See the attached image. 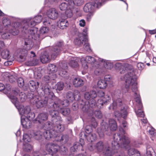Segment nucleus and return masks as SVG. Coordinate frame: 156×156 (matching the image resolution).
Returning <instances> with one entry per match:
<instances>
[{
    "mask_svg": "<svg viewBox=\"0 0 156 156\" xmlns=\"http://www.w3.org/2000/svg\"><path fill=\"white\" fill-rule=\"evenodd\" d=\"M73 4H72V6L73 7V5H75L77 6H80L82 5L83 3V0H74L72 1Z\"/></svg>",
    "mask_w": 156,
    "mask_h": 156,
    "instance_id": "obj_48",
    "label": "nucleus"
},
{
    "mask_svg": "<svg viewBox=\"0 0 156 156\" xmlns=\"http://www.w3.org/2000/svg\"><path fill=\"white\" fill-rule=\"evenodd\" d=\"M39 83L37 82L32 80L30 81L28 84L29 87H33V88H38L39 87Z\"/></svg>",
    "mask_w": 156,
    "mask_h": 156,
    "instance_id": "obj_43",
    "label": "nucleus"
},
{
    "mask_svg": "<svg viewBox=\"0 0 156 156\" xmlns=\"http://www.w3.org/2000/svg\"><path fill=\"white\" fill-rule=\"evenodd\" d=\"M102 152L105 156H111L114 152L109 147L106 146Z\"/></svg>",
    "mask_w": 156,
    "mask_h": 156,
    "instance_id": "obj_35",
    "label": "nucleus"
},
{
    "mask_svg": "<svg viewBox=\"0 0 156 156\" xmlns=\"http://www.w3.org/2000/svg\"><path fill=\"white\" fill-rule=\"evenodd\" d=\"M1 55L3 59H7L9 60L10 58L11 57L10 56L9 51L7 49H4L1 52Z\"/></svg>",
    "mask_w": 156,
    "mask_h": 156,
    "instance_id": "obj_37",
    "label": "nucleus"
},
{
    "mask_svg": "<svg viewBox=\"0 0 156 156\" xmlns=\"http://www.w3.org/2000/svg\"><path fill=\"white\" fill-rule=\"evenodd\" d=\"M94 115L98 119H101L102 117V115L101 111L99 110H96L94 112Z\"/></svg>",
    "mask_w": 156,
    "mask_h": 156,
    "instance_id": "obj_52",
    "label": "nucleus"
},
{
    "mask_svg": "<svg viewBox=\"0 0 156 156\" xmlns=\"http://www.w3.org/2000/svg\"><path fill=\"white\" fill-rule=\"evenodd\" d=\"M48 119V115L46 113H41L38 115L37 117L33 122L35 123L41 124L46 121Z\"/></svg>",
    "mask_w": 156,
    "mask_h": 156,
    "instance_id": "obj_16",
    "label": "nucleus"
},
{
    "mask_svg": "<svg viewBox=\"0 0 156 156\" xmlns=\"http://www.w3.org/2000/svg\"><path fill=\"white\" fill-rule=\"evenodd\" d=\"M84 81L79 78H75L73 81V83L75 87H81L84 84Z\"/></svg>",
    "mask_w": 156,
    "mask_h": 156,
    "instance_id": "obj_32",
    "label": "nucleus"
},
{
    "mask_svg": "<svg viewBox=\"0 0 156 156\" xmlns=\"http://www.w3.org/2000/svg\"><path fill=\"white\" fill-rule=\"evenodd\" d=\"M58 137L60 138L58 140L60 142L63 141L64 143L67 142L69 139V136L67 135H61L58 136Z\"/></svg>",
    "mask_w": 156,
    "mask_h": 156,
    "instance_id": "obj_40",
    "label": "nucleus"
},
{
    "mask_svg": "<svg viewBox=\"0 0 156 156\" xmlns=\"http://www.w3.org/2000/svg\"><path fill=\"white\" fill-rule=\"evenodd\" d=\"M81 137L85 138L89 142H92L94 141L97 139L96 135L94 133H89L88 134H85L84 132H81L80 134Z\"/></svg>",
    "mask_w": 156,
    "mask_h": 156,
    "instance_id": "obj_15",
    "label": "nucleus"
},
{
    "mask_svg": "<svg viewBox=\"0 0 156 156\" xmlns=\"http://www.w3.org/2000/svg\"><path fill=\"white\" fill-rule=\"evenodd\" d=\"M38 63V59L35 58L30 57V59L26 62L25 65L28 66H35L37 65Z\"/></svg>",
    "mask_w": 156,
    "mask_h": 156,
    "instance_id": "obj_28",
    "label": "nucleus"
},
{
    "mask_svg": "<svg viewBox=\"0 0 156 156\" xmlns=\"http://www.w3.org/2000/svg\"><path fill=\"white\" fill-rule=\"evenodd\" d=\"M23 30H28V33L30 35L29 37H31L32 38L36 40L39 41L40 40V35L37 33V29H35V28H29L27 27L26 26H24L23 28Z\"/></svg>",
    "mask_w": 156,
    "mask_h": 156,
    "instance_id": "obj_13",
    "label": "nucleus"
},
{
    "mask_svg": "<svg viewBox=\"0 0 156 156\" xmlns=\"http://www.w3.org/2000/svg\"><path fill=\"white\" fill-rule=\"evenodd\" d=\"M40 59L43 63L49 62L50 57L48 53L47 52H45L43 54H41L40 57Z\"/></svg>",
    "mask_w": 156,
    "mask_h": 156,
    "instance_id": "obj_25",
    "label": "nucleus"
},
{
    "mask_svg": "<svg viewBox=\"0 0 156 156\" xmlns=\"http://www.w3.org/2000/svg\"><path fill=\"white\" fill-rule=\"evenodd\" d=\"M144 64L142 62H139L137 65V67L138 69L140 70H142L144 68Z\"/></svg>",
    "mask_w": 156,
    "mask_h": 156,
    "instance_id": "obj_56",
    "label": "nucleus"
},
{
    "mask_svg": "<svg viewBox=\"0 0 156 156\" xmlns=\"http://www.w3.org/2000/svg\"><path fill=\"white\" fill-rule=\"evenodd\" d=\"M87 40V38L82 36H79L74 40L75 44L78 46L80 47L83 44L84 42Z\"/></svg>",
    "mask_w": 156,
    "mask_h": 156,
    "instance_id": "obj_23",
    "label": "nucleus"
},
{
    "mask_svg": "<svg viewBox=\"0 0 156 156\" xmlns=\"http://www.w3.org/2000/svg\"><path fill=\"white\" fill-rule=\"evenodd\" d=\"M18 84L20 88H22L24 86V81L23 78H19L17 80Z\"/></svg>",
    "mask_w": 156,
    "mask_h": 156,
    "instance_id": "obj_50",
    "label": "nucleus"
},
{
    "mask_svg": "<svg viewBox=\"0 0 156 156\" xmlns=\"http://www.w3.org/2000/svg\"><path fill=\"white\" fill-rule=\"evenodd\" d=\"M43 135L46 139H49L51 138L55 137L57 134L55 131H54L53 129L51 130H43Z\"/></svg>",
    "mask_w": 156,
    "mask_h": 156,
    "instance_id": "obj_19",
    "label": "nucleus"
},
{
    "mask_svg": "<svg viewBox=\"0 0 156 156\" xmlns=\"http://www.w3.org/2000/svg\"><path fill=\"white\" fill-rule=\"evenodd\" d=\"M83 67L85 69H87L88 68V66L87 62L85 59L84 60H82L81 61Z\"/></svg>",
    "mask_w": 156,
    "mask_h": 156,
    "instance_id": "obj_60",
    "label": "nucleus"
},
{
    "mask_svg": "<svg viewBox=\"0 0 156 156\" xmlns=\"http://www.w3.org/2000/svg\"><path fill=\"white\" fill-rule=\"evenodd\" d=\"M117 102H115V101H113L112 104V109L115 110L117 106V103H121L122 102V100L120 99H118L117 101Z\"/></svg>",
    "mask_w": 156,
    "mask_h": 156,
    "instance_id": "obj_55",
    "label": "nucleus"
},
{
    "mask_svg": "<svg viewBox=\"0 0 156 156\" xmlns=\"http://www.w3.org/2000/svg\"><path fill=\"white\" fill-rule=\"evenodd\" d=\"M62 101L58 98H57V100H55L53 105V108L55 109V110L60 112L65 116H67L69 115L70 112V109L68 108H65L67 106H65L62 105Z\"/></svg>",
    "mask_w": 156,
    "mask_h": 156,
    "instance_id": "obj_6",
    "label": "nucleus"
},
{
    "mask_svg": "<svg viewBox=\"0 0 156 156\" xmlns=\"http://www.w3.org/2000/svg\"><path fill=\"white\" fill-rule=\"evenodd\" d=\"M48 31V29L46 27H41L40 30V34H44L47 33Z\"/></svg>",
    "mask_w": 156,
    "mask_h": 156,
    "instance_id": "obj_51",
    "label": "nucleus"
},
{
    "mask_svg": "<svg viewBox=\"0 0 156 156\" xmlns=\"http://www.w3.org/2000/svg\"><path fill=\"white\" fill-rule=\"evenodd\" d=\"M21 122L23 127L26 129H29L31 125V121L26 118L21 119Z\"/></svg>",
    "mask_w": 156,
    "mask_h": 156,
    "instance_id": "obj_31",
    "label": "nucleus"
},
{
    "mask_svg": "<svg viewBox=\"0 0 156 156\" xmlns=\"http://www.w3.org/2000/svg\"><path fill=\"white\" fill-rule=\"evenodd\" d=\"M111 100L110 97L108 95L105 96L103 99L100 98L98 100L95 105L98 108H100L104 104L109 102Z\"/></svg>",
    "mask_w": 156,
    "mask_h": 156,
    "instance_id": "obj_21",
    "label": "nucleus"
},
{
    "mask_svg": "<svg viewBox=\"0 0 156 156\" xmlns=\"http://www.w3.org/2000/svg\"><path fill=\"white\" fill-rule=\"evenodd\" d=\"M92 120L93 121L91 123V125L93 127L95 128L97 126V123L96 122L94 119L92 118Z\"/></svg>",
    "mask_w": 156,
    "mask_h": 156,
    "instance_id": "obj_63",
    "label": "nucleus"
},
{
    "mask_svg": "<svg viewBox=\"0 0 156 156\" xmlns=\"http://www.w3.org/2000/svg\"><path fill=\"white\" fill-rule=\"evenodd\" d=\"M68 69V66L66 63H63L61 68L59 71V74L61 76L64 77H66L67 74L66 70Z\"/></svg>",
    "mask_w": 156,
    "mask_h": 156,
    "instance_id": "obj_24",
    "label": "nucleus"
},
{
    "mask_svg": "<svg viewBox=\"0 0 156 156\" xmlns=\"http://www.w3.org/2000/svg\"><path fill=\"white\" fill-rule=\"evenodd\" d=\"M23 114L25 115L26 119L31 121L35 117V114L34 112H30V109L28 106L26 107L22 110Z\"/></svg>",
    "mask_w": 156,
    "mask_h": 156,
    "instance_id": "obj_18",
    "label": "nucleus"
},
{
    "mask_svg": "<svg viewBox=\"0 0 156 156\" xmlns=\"http://www.w3.org/2000/svg\"><path fill=\"white\" fill-rule=\"evenodd\" d=\"M54 122L53 123L50 122H48L44 123L41 128V129L42 130H51V129H53Z\"/></svg>",
    "mask_w": 156,
    "mask_h": 156,
    "instance_id": "obj_30",
    "label": "nucleus"
},
{
    "mask_svg": "<svg viewBox=\"0 0 156 156\" xmlns=\"http://www.w3.org/2000/svg\"><path fill=\"white\" fill-rule=\"evenodd\" d=\"M24 41L23 47L20 48L19 51L20 57L21 59L25 58L27 55L28 51L30 50L34 45L32 41L29 38H25Z\"/></svg>",
    "mask_w": 156,
    "mask_h": 156,
    "instance_id": "obj_5",
    "label": "nucleus"
},
{
    "mask_svg": "<svg viewBox=\"0 0 156 156\" xmlns=\"http://www.w3.org/2000/svg\"><path fill=\"white\" fill-rule=\"evenodd\" d=\"M69 64L70 66L73 67H77L78 66L77 60L74 58H73L70 61Z\"/></svg>",
    "mask_w": 156,
    "mask_h": 156,
    "instance_id": "obj_41",
    "label": "nucleus"
},
{
    "mask_svg": "<svg viewBox=\"0 0 156 156\" xmlns=\"http://www.w3.org/2000/svg\"><path fill=\"white\" fill-rule=\"evenodd\" d=\"M137 89L132 88V90L134 92V95L136 97L135 98L136 102L138 104L139 107H142V104L141 103V99L140 97H138V96L139 95V92Z\"/></svg>",
    "mask_w": 156,
    "mask_h": 156,
    "instance_id": "obj_27",
    "label": "nucleus"
},
{
    "mask_svg": "<svg viewBox=\"0 0 156 156\" xmlns=\"http://www.w3.org/2000/svg\"><path fill=\"white\" fill-rule=\"evenodd\" d=\"M92 129L91 127L89 126H87L85 129V134H88L89 133H91Z\"/></svg>",
    "mask_w": 156,
    "mask_h": 156,
    "instance_id": "obj_59",
    "label": "nucleus"
},
{
    "mask_svg": "<svg viewBox=\"0 0 156 156\" xmlns=\"http://www.w3.org/2000/svg\"><path fill=\"white\" fill-rule=\"evenodd\" d=\"M19 31L17 28H13L11 29H8L0 30V33H2V37L3 39H9L11 34L13 35H17Z\"/></svg>",
    "mask_w": 156,
    "mask_h": 156,
    "instance_id": "obj_11",
    "label": "nucleus"
},
{
    "mask_svg": "<svg viewBox=\"0 0 156 156\" xmlns=\"http://www.w3.org/2000/svg\"><path fill=\"white\" fill-rule=\"evenodd\" d=\"M63 46V41H59L56 43L55 46L50 48V51L51 58L55 59L60 54L61 48Z\"/></svg>",
    "mask_w": 156,
    "mask_h": 156,
    "instance_id": "obj_10",
    "label": "nucleus"
},
{
    "mask_svg": "<svg viewBox=\"0 0 156 156\" xmlns=\"http://www.w3.org/2000/svg\"><path fill=\"white\" fill-rule=\"evenodd\" d=\"M45 148L49 154L53 156L60 150V147L57 144L51 143L47 144L45 146Z\"/></svg>",
    "mask_w": 156,
    "mask_h": 156,
    "instance_id": "obj_12",
    "label": "nucleus"
},
{
    "mask_svg": "<svg viewBox=\"0 0 156 156\" xmlns=\"http://www.w3.org/2000/svg\"><path fill=\"white\" fill-rule=\"evenodd\" d=\"M85 59L87 63L92 64L94 63L96 61L95 58L89 56H87Z\"/></svg>",
    "mask_w": 156,
    "mask_h": 156,
    "instance_id": "obj_44",
    "label": "nucleus"
},
{
    "mask_svg": "<svg viewBox=\"0 0 156 156\" xmlns=\"http://www.w3.org/2000/svg\"><path fill=\"white\" fill-rule=\"evenodd\" d=\"M103 142L99 141L96 143H91L88 145V148L91 151L94 153L102 152L106 147Z\"/></svg>",
    "mask_w": 156,
    "mask_h": 156,
    "instance_id": "obj_8",
    "label": "nucleus"
},
{
    "mask_svg": "<svg viewBox=\"0 0 156 156\" xmlns=\"http://www.w3.org/2000/svg\"><path fill=\"white\" fill-rule=\"evenodd\" d=\"M84 43L83 48L87 51L90 52L91 51V50L90 47V45L89 43L88 42L87 39L86 40V41L84 42Z\"/></svg>",
    "mask_w": 156,
    "mask_h": 156,
    "instance_id": "obj_45",
    "label": "nucleus"
},
{
    "mask_svg": "<svg viewBox=\"0 0 156 156\" xmlns=\"http://www.w3.org/2000/svg\"><path fill=\"white\" fill-rule=\"evenodd\" d=\"M28 98L30 100L34 99L36 103V105L37 108H41L46 106L48 100V98L47 96L41 98L39 95H34L33 92L28 93L27 94Z\"/></svg>",
    "mask_w": 156,
    "mask_h": 156,
    "instance_id": "obj_4",
    "label": "nucleus"
},
{
    "mask_svg": "<svg viewBox=\"0 0 156 156\" xmlns=\"http://www.w3.org/2000/svg\"><path fill=\"white\" fill-rule=\"evenodd\" d=\"M142 108V107H139L138 110L137 111H135L136 114L138 117L143 118L144 117L145 115L144 113V112L141 110V109Z\"/></svg>",
    "mask_w": 156,
    "mask_h": 156,
    "instance_id": "obj_46",
    "label": "nucleus"
},
{
    "mask_svg": "<svg viewBox=\"0 0 156 156\" xmlns=\"http://www.w3.org/2000/svg\"><path fill=\"white\" fill-rule=\"evenodd\" d=\"M137 150L133 148H130L128 150V153L130 156H132Z\"/></svg>",
    "mask_w": 156,
    "mask_h": 156,
    "instance_id": "obj_58",
    "label": "nucleus"
},
{
    "mask_svg": "<svg viewBox=\"0 0 156 156\" xmlns=\"http://www.w3.org/2000/svg\"><path fill=\"white\" fill-rule=\"evenodd\" d=\"M102 127H102V128H98L97 129V132L99 135V137L101 138H103L104 136V129H102Z\"/></svg>",
    "mask_w": 156,
    "mask_h": 156,
    "instance_id": "obj_49",
    "label": "nucleus"
},
{
    "mask_svg": "<svg viewBox=\"0 0 156 156\" xmlns=\"http://www.w3.org/2000/svg\"><path fill=\"white\" fill-rule=\"evenodd\" d=\"M3 24L4 26V28L2 29H11L13 28H19L20 26V24L19 22H15L12 24V26L11 25V21L10 20L7 18H5L3 20Z\"/></svg>",
    "mask_w": 156,
    "mask_h": 156,
    "instance_id": "obj_14",
    "label": "nucleus"
},
{
    "mask_svg": "<svg viewBox=\"0 0 156 156\" xmlns=\"http://www.w3.org/2000/svg\"><path fill=\"white\" fill-rule=\"evenodd\" d=\"M114 115L116 117H122L124 119L126 118L128 115V112L126 107H123L121 108L120 112L119 111H116L114 112Z\"/></svg>",
    "mask_w": 156,
    "mask_h": 156,
    "instance_id": "obj_20",
    "label": "nucleus"
},
{
    "mask_svg": "<svg viewBox=\"0 0 156 156\" xmlns=\"http://www.w3.org/2000/svg\"><path fill=\"white\" fill-rule=\"evenodd\" d=\"M50 89V88H41L44 94L48 95L50 98H51V99L54 101L55 100H57V98H58L55 96L54 93L51 91Z\"/></svg>",
    "mask_w": 156,
    "mask_h": 156,
    "instance_id": "obj_26",
    "label": "nucleus"
},
{
    "mask_svg": "<svg viewBox=\"0 0 156 156\" xmlns=\"http://www.w3.org/2000/svg\"><path fill=\"white\" fill-rule=\"evenodd\" d=\"M5 45L4 41L0 40V51L2 49L5 48Z\"/></svg>",
    "mask_w": 156,
    "mask_h": 156,
    "instance_id": "obj_62",
    "label": "nucleus"
},
{
    "mask_svg": "<svg viewBox=\"0 0 156 156\" xmlns=\"http://www.w3.org/2000/svg\"><path fill=\"white\" fill-rule=\"evenodd\" d=\"M67 99L62 101V105L65 106H68L70 102H73L75 99L74 94L71 92H68L66 95Z\"/></svg>",
    "mask_w": 156,
    "mask_h": 156,
    "instance_id": "obj_17",
    "label": "nucleus"
},
{
    "mask_svg": "<svg viewBox=\"0 0 156 156\" xmlns=\"http://www.w3.org/2000/svg\"><path fill=\"white\" fill-rule=\"evenodd\" d=\"M71 9H68L65 11V14L67 17L70 18L73 16V14Z\"/></svg>",
    "mask_w": 156,
    "mask_h": 156,
    "instance_id": "obj_53",
    "label": "nucleus"
},
{
    "mask_svg": "<svg viewBox=\"0 0 156 156\" xmlns=\"http://www.w3.org/2000/svg\"><path fill=\"white\" fill-rule=\"evenodd\" d=\"M124 78L126 83L125 88H137L136 76L133 69L125 74Z\"/></svg>",
    "mask_w": 156,
    "mask_h": 156,
    "instance_id": "obj_3",
    "label": "nucleus"
},
{
    "mask_svg": "<svg viewBox=\"0 0 156 156\" xmlns=\"http://www.w3.org/2000/svg\"><path fill=\"white\" fill-rule=\"evenodd\" d=\"M43 130L41 129V130L34 133L33 137L36 140H38L41 139L43 135Z\"/></svg>",
    "mask_w": 156,
    "mask_h": 156,
    "instance_id": "obj_36",
    "label": "nucleus"
},
{
    "mask_svg": "<svg viewBox=\"0 0 156 156\" xmlns=\"http://www.w3.org/2000/svg\"><path fill=\"white\" fill-rule=\"evenodd\" d=\"M114 140L112 142V145L114 149H117L120 146L121 147L126 148L130 142L129 138L125 136L122 137L119 133H115L114 135Z\"/></svg>",
    "mask_w": 156,
    "mask_h": 156,
    "instance_id": "obj_2",
    "label": "nucleus"
},
{
    "mask_svg": "<svg viewBox=\"0 0 156 156\" xmlns=\"http://www.w3.org/2000/svg\"><path fill=\"white\" fill-rule=\"evenodd\" d=\"M73 4L72 1H71L70 2L66 3L63 2L62 3L59 5V8L61 10L65 11L69 8H72V4Z\"/></svg>",
    "mask_w": 156,
    "mask_h": 156,
    "instance_id": "obj_29",
    "label": "nucleus"
},
{
    "mask_svg": "<svg viewBox=\"0 0 156 156\" xmlns=\"http://www.w3.org/2000/svg\"><path fill=\"white\" fill-rule=\"evenodd\" d=\"M107 85L106 81L104 80H99L97 83L98 88H106Z\"/></svg>",
    "mask_w": 156,
    "mask_h": 156,
    "instance_id": "obj_39",
    "label": "nucleus"
},
{
    "mask_svg": "<svg viewBox=\"0 0 156 156\" xmlns=\"http://www.w3.org/2000/svg\"><path fill=\"white\" fill-rule=\"evenodd\" d=\"M23 148L24 151L28 152L31 150L32 147L30 144H26L24 145Z\"/></svg>",
    "mask_w": 156,
    "mask_h": 156,
    "instance_id": "obj_47",
    "label": "nucleus"
},
{
    "mask_svg": "<svg viewBox=\"0 0 156 156\" xmlns=\"http://www.w3.org/2000/svg\"><path fill=\"white\" fill-rule=\"evenodd\" d=\"M102 4L101 0H94V2L86 4L83 7L84 11L86 12H94L96 8L100 7Z\"/></svg>",
    "mask_w": 156,
    "mask_h": 156,
    "instance_id": "obj_9",
    "label": "nucleus"
},
{
    "mask_svg": "<svg viewBox=\"0 0 156 156\" xmlns=\"http://www.w3.org/2000/svg\"><path fill=\"white\" fill-rule=\"evenodd\" d=\"M109 126L112 131H115L117 128V124L116 121L113 119H110L109 121Z\"/></svg>",
    "mask_w": 156,
    "mask_h": 156,
    "instance_id": "obj_34",
    "label": "nucleus"
},
{
    "mask_svg": "<svg viewBox=\"0 0 156 156\" xmlns=\"http://www.w3.org/2000/svg\"><path fill=\"white\" fill-rule=\"evenodd\" d=\"M49 113L51 117V121L55 122L54 125V131H55L56 134L57 132H63L65 129L64 124L62 117L59 115V112L55 110H51Z\"/></svg>",
    "mask_w": 156,
    "mask_h": 156,
    "instance_id": "obj_1",
    "label": "nucleus"
},
{
    "mask_svg": "<svg viewBox=\"0 0 156 156\" xmlns=\"http://www.w3.org/2000/svg\"><path fill=\"white\" fill-rule=\"evenodd\" d=\"M23 139L25 142H29L30 140V138L28 135L26 134L23 135Z\"/></svg>",
    "mask_w": 156,
    "mask_h": 156,
    "instance_id": "obj_61",
    "label": "nucleus"
},
{
    "mask_svg": "<svg viewBox=\"0 0 156 156\" xmlns=\"http://www.w3.org/2000/svg\"><path fill=\"white\" fill-rule=\"evenodd\" d=\"M91 98L93 99L96 98L97 96L96 92L94 90L90 91V92Z\"/></svg>",
    "mask_w": 156,
    "mask_h": 156,
    "instance_id": "obj_57",
    "label": "nucleus"
},
{
    "mask_svg": "<svg viewBox=\"0 0 156 156\" xmlns=\"http://www.w3.org/2000/svg\"><path fill=\"white\" fill-rule=\"evenodd\" d=\"M64 87L68 88V87H70V86L69 84H64V83L62 82H58L55 86V88H64Z\"/></svg>",
    "mask_w": 156,
    "mask_h": 156,
    "instance_id": "obj_42",
    "label": "nucleus"
},
{
    "mask_svg": "<svg viewBox=\"0 0 156 156\" xmlns=\"http://www.w3.org/2000/svg\"><path fill=\"white\" fill-rule=\"evenodd\" d=\"M36 24L33 19H31L29 21L27 22L24 26H26L27 27L29 28H33V27H34Z\"/></svg>",
    "mask_w": 156,
    "mask_h": 156,
    "instance_id": "obj_38",
    "label": "nucleus"
},
{
    "mask_svg": "<svg viewBox=\"0 0 156 156\" xmlns=\"http://www.w3.org/2000/svg\"><path fill=\"white\" fill-rule=\"evenodd\" d=\"M47 14L48 17L52 20L56 19L58 16V12L54 8H52L49 9L47 11Z\"/></svg>",
    "mask_w": 156,
    "mask_h": 156,
    "instance_id": "obj_22",
    "label": "nucleus"
},
{
    "mask_svg": "<svg viewBox=\"0 0 156 156\" xmlns=\"http://www.w3.org/2000/svg\"><path fill=\"white\" fill-rule=\"evenodd\" d=\"M85 98L87 100H89L91 98L90 92H86L84 95Z\"/></svg>",
    "mask_w": 156,
    "mask_h": 156,
    "instance_id": "obj_64",
    "label": "nucleus"
},
{
    "mask_svg": "<svg viewBox=\"0 0 156 156\" xmlns=\"http://www.w3.org/2000/svg\"><path fill=\"white\" fill-rule=\"evenodd\" d=\"M48 69L51 73H49L48 75L44 76L43 79L44 83L45 82L47 83L51 82L52 81L56 79V75L55 73L57 71V68L55 65L53 64H49Z\"/></svg>",
    "mask_w": 156,
    "mask_h": 156,
    "instance_id": "obj_7",
    "label": "nucleus"
},
{
    "mask_svg": "<svg viewBox=\"0 0 156 156\" xmlns=\"http://www.w3.org/2000/svg\"><path fill=\"white\" fill-rule=\"evenodd\" d=\"M42 18V16H38L35 17L33 19L36 23H38L41 22Z\"/></svg>",
    "mask_w": 156,
    "mask_h": 156,
    "instance_id": "obj_54",
    "label": "nucleus"
},
{
    "mask_svg": "<svg viewBox=\"0 0 156 156\" xmlns=\"http://www.w3.org/2000/svg\"><path fill=\"white\" fill-rule=\"evenodd\" d=\"M59 23L58 26L60 28L64 29L67 27L69 25L68 21L66 19L61 18L59 20Z\"/></svg>",
    "mask_w": 156,
    "mask_h": 156,
    "instance_id": "obj_33",
    "label": "nucleus"
}]
</instances>
